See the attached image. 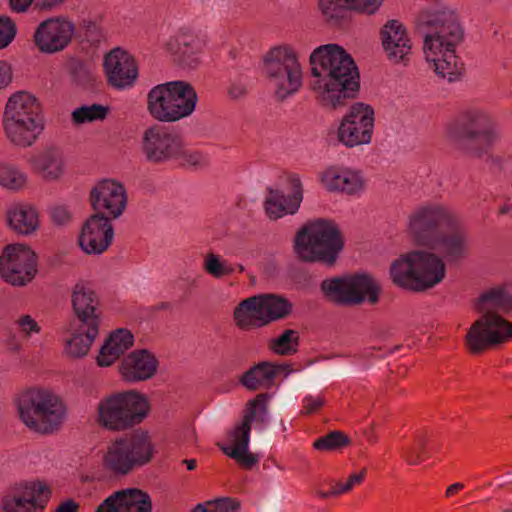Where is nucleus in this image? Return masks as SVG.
I'll return each instance as SVG.
<instances>
[{
    "mask_svg": "<svg viewBox=\"0 0 512 512\" xmlns=\"http://www.w3.org/2000/svg\"><path fill=\"white\" fill-rule=\"evenodd\" d=\"M409 230L417 245L438 252L448 264H458L469 254L468 233L461 219L444 206L416 209L409 217Z\"/></svg>",
    "mask_w": 512,
    "mask_h": 512,
    "instance_id": "nucleus-1",
    "label": "nucleus"
},
{
    "mask_svg": "<svg viewBox=\"0 0 512 512\" xmlns=\"http://www.w3.org/2000/svg\"><path fill=\"white\" fill-rule=\"evenodd\" d=\"M310 65L313 77L310 88L317 93L322 106L336 109L356 96L360 76L344 48L337 44L319 46L310 55Z\"/></svg>",
    "mask_w": 512,
    "mask_h": 512,
    "instance_id": "nucleus-2",
    "label": "nucleus"
},
{
    "mask_svg": "<svg viewBox=\"0 0 512 512\" xmlns=\"http://www.w3.org/2000/svg\"><path fill=\"white\" fill-rule=\"evenodd\" d=\"M420 26L430 29L424 36V54L427 61L434 64L435 72L456 80L464 72V64L455 54V47L463 40V30L455 11L443 8L424 9L417 16Z\"/></svg>",
    "mask_w": 512,
    "mask_h": 512,
    "instance_id": "nucleus-3",
    "label": "nucleus"
},
{
    "mask_svg": "<svg viewBox=\"0 0 512 512\" xmlns=\"http://www.w3.org/2000/svg\"><path fill=\"white\" fill-rule=\"evenodd\" d=\"M344 241L335 222L316 219L302 226L294 238V252L301 262L333 266L343 250Z\"/></svg>",
    "mask_w": 512,
    "mask_h": 512,
    "instance_id": "nucleus-4",
    "label": "nucleus"
},
{
    "mask_svg": "<svg viewBox=\"0 0 512 512\" xmlns=\"http://www.w3.org/2000/svg\"><path fill=\"white\" fill-rule=\"evenodd\" d=\"M446 275L443 259L434 252L414 250L395 260L390 267L398 287L421 292L440 283Z\"/></svg>",
    "mask_w": 512,
    "mask_h": 512,
    "instance_id": "nucleus-5",
    "label": "nucleus"
},
{
    "mask_svg": "<svg viewBox=\"0 0 512 512\" xmlns=\"http://www.w3.org/2000/svg\"><path fill=\"white\" fill-rule=\"evenodd\" d=\"M40 112V104L32 94L26 91L12 94L3 113V126L8 139L18 146H31L43 129Z\"/></svg>",
    "mask_w": 512,
    "mask_h": 512,
    "instance_id": "nucleus-6",
    "label": "nucleus"
},
{
    "mask_svg": "<svg viewBox=\"0 0 512 512\" xmlns=\"http://www.w3.org/2000/svg\"><path fill=\"white\" fill-rule=\"evenodd\" d=\"M147 398L134 390L115 393L102 399L97 407V423L113 432L125 431L140 424L148 415Z\"/></svg>",
    "mask_w": 512,
    "mask_h": 512,
    "instance_id": "nucleus-7",
    "label": "nucleus"
},
{
    "mask_svg": "<svg viewBox=\"0 0 512 512\" xmlns=\"http://www.w3.org/2000/svg\"><path fill=\"white\" fill-rule=\"evenodd\" d=\"M155 446L147 431L137 430L113 441L103 456L104 468L116 476H124L150 463Z\"/></svg>",
    "mask_w": 512,
    "mask_h": 512,
    "instance_id": "nucleus-8",
    "label": "nucleus"
},
{
    "mask_svg": "<svg viewBox=\"0 0 512 512\" xmlns=\"http://www.w3.org/2000/svg\"><path fill=\"white\" fill-rule=\"evenodd\" d=\"M264 72L274 85L275 95L283 101L302 86V69L295 51L289 46L272 48L264 58Z\"/></svg>",
    "mask_w": 512,
    "mask_h": 512,
    "instance_id": "nucleus-9",
    "label": "nucleus"
},
{
    "mask_svg": "<svg viewBox=\"0 0 512 512\" xmlns=\"http://www.w3.org/2000/svg\"><path fill=\"white\" fill-rule=\"evenodd\" d=\"M320 288L327 300L339 306L359 305L366 299L370 304H376L381 291L367 274L325 279Z\"/></svg>",
    "mask_w": 512,
    "mask_h": 512,
    "instance_id": "nucleus-10",
    "label": "nucleus"
},
{
    "mask_svg": "<svg viewBox=\"0 0 512 512\" xmlns=\"http://www.w3.org/2000/svg\"><path fill=\"white\" fill-rule=\"evenodd\" d=\"M450 134L459 149L481 157L493 142V123L481 112H466L457 119Z\"/></svg>",
    "mask_w": 512,
    "mask_h": 512,
    "instance_id": "nucleus-11",
    "label": "nucleus"
},
{
    "mask_svg": "<svg viewBox=\"0 0 512 512\" xmlns=\"http://www.w3.org/2000/svg\"><path fill=\"white\" fill-rule=\"evenodd\" d=\"M37 256L26 245L8 244L0 256V276L12 286H25L37 274Z\"/></svg>",
    "mask_w": 512,
    "mask_h": 512,
    "instance_id": "nucleus-12",
    "label": "nucleus"
},
{
    "mask_svg": "<svg viewBox=\"0 0 512 512\" xmlns=\"http://www.w3.org/2000/svg\"><path fill=\"white\" fill-rule=\"evenodd\" d=\"M493 320L481 316L469 327L464 337V345L470 354H482L494 345L512 339V323L505 318Z\"/></svg>",
    "mask_w": 512,
    "mask_h": 512,
    "instance_id": "nucleus-13",
    "label": "nucleus"
},
{
    "mask_svg": "<svg viewBox=\"0 0 512 512\" xmlns=\"http://www.w3.org/2000/svg\"><path fill=\"white\" fill-rule=\"evenodd\" d=\"M374 129V109L363 102L354 103L338 128V139L347 147L368 144Z\"/></svg>",
    "mask_w": 512,
    "mask_h": 512,
    "instance_id": "nucleus-14",
    "label": "nucleus"
},
{
    "mask_svg": "<svg viewBox=\"0 0 512 512\" xmlns=\"http://www.w3.org/2000/svg\"><path fill=\"white\" fill-rule=\"evenodd\" d=\"M181 149V137L161 125L147 128L142 136V152L151 163L174 159Z\"/></svg>",
    "mask_w": 512,
    "mask_h": 512,
    "instance_id": "nucleus-15",
    "label": "nucleus"
},
{
    "mask_svg": "<svg viewBox=\"0 0 512 512\" xmlns=\"http://www.w3.org/2000/svg\"><path fill=\"white\" fill-rule=\"evenodd\" d=\"M74 32V23L64 17H52L37 26L34 43L40 52L54 54L68 46Z\"/></svg>",
    "mask_w": 512,
    "mask_h": 512,
    "instance_id": "nucleus-16",
    "label": "nucleus"
},
{
    "mask_svg": "<svg viewBox=\"0 0 512 512\" xmlns=\"http://www.w3.org/2000/svg\"><path fill=\"white\" fill-rule=\"evenodd\" d=\"M89 200L94 214L116 219L126 208V190L122 184L113 180H102L92 188Z\"/></svg>",
    "mask_w": 512,
    "mask_h": 512,
    "instance_id": "nucleus-17",
    "label": "nucleus"
},
{
    "mask_svg": "<svg viewBox=\"0 0 512 512\" xmlns=\"http://www.w3.org/2000/svg\"><path fill=\"white\" fill-rule=\"evenodd\" d=\"M111 220L102 214H92L83 223L78 241L85 253L99 255L109 248L114 237Z\"/></svg>",
    "mask_w": 512,
    "mask_h": 512,
    "instance_id": "nucleus-18",
    "label": "nucleus"
},
{
    "mask_svg": "<svg viewBox=\"0 0 512 512\" xmlns=\"http://www.w3.org/2000/svg\"><path fill=\"white\" fill-rule=\"evenodd\" d=\"M268 398V394L261 393L247 402L241 422L228 432V437L233 445L225 446L217 443L222 452L223 449H248L251 424L254 420L264 422V417L267 414Z\"/></svg>",
    "mask_w": 512,
    "mask_h": 512,
    "instance_id": "nucleus-19",
    "label": "nucleus"
},
{
    "mask_svg": "<svg viewBox=\"0 0 512 512\" xmlns=\"http://www.w3.org/2000/svg\"><path fill=\"white\" fill-rule=\"evenodd\" d=\"M107 82L116 89H125L138 77V65L134 56L121 48H115L104 58Z\"/></svg>",
    "mask_w": 512,
    "mask_h": 512,
    "instance_id": "nucleus-20",
    "label": "nucleus"
},
{
    "mask_svg": "<svg viewBox=\"0 0 512 512\" xmlns=\"http://www.w3.org/2000/svg\"><path fill=\"white\" fill-rule=\"evenodd\" d=\"M50 495V488L41 482L26 485L23 492H15L2 499V510L3 512H40L45 508Z\"/></svg>",
    "mask_w": 512,
    "mask_h": 512,
    "instance_id": "nucleus-21",
    "label": "nucleus"
},
{
    "mask_svg": "<svg viewBox=\"0 0 512 512\" xmlns=\"http://www.w3.org/2000/svg\"><path fill=\"white\" fill-rule=\"evenodd\" d=\"M380 37L387 58L394 63L406 64L411 54L412 43L405 26L398 20H389L381 28Z\"/></svg>",
    "mask_w": 512,
    "mask_h": 512,
    "instance_id": "nucleus-22",
    "label": "nucleus"
},
{
    "mask_svg": "<svg viewBox=\"0 0 512 512\" xmlns=\"http://www.w3.org/2000/svg\"><path fill=\"white\" fill-rule=\"evenodd\" d=\"M158 365V359L153 353L146 349H138L122 359L119 373L127 383L143 382L154 377Z\"/></svg>",
    "mask_w": 512,
    "mask_h": 512,
    "instance_id": "nucleus-23",
    "label": "nucleus"
},
{
    "mask_svg": "<svg viewBox=\"0 0 512 512\" xmlns=\"http://www.w3.org/2000/svg\"><path fill=\"white\" fill-rule=\"evenodd\" d=\"M152 500L146 491L128 488L114 492L98 507L96 512H151Z\"/></svg>",
    "mask_w": 512,
    "mask_h": 512,
    "instance_id": "nucleus-24",
    "label": "nucleus"
},
{
    "mask_svg": "<svg viewBox=\"0 0 512 512\" xmlns=\"http://www.w3.org/2000/svg\"><path fill=\"white\" fill-rule=\"evenodd\" d=\"M72 309L81 325H100V300L96 292L87 284L76 283L71 294Z\"/></svg>",
    "mask_w": 512,
    "mask_h": 512,
    "instance_id": "nucleus-25",
    "label": "nucleus"
},
{
    "mask_svg": "<svg viewBox=\"0 0 512 512\" xmlns=\"http://www.w3.org/2000/svg\"><path fill=\"white\" fill-rule=\"evenodd\" d=\"M288 181L293 190L290 196L286 197L279 190L267 188L269 196L265 200V209L270 219H278L286 213H296L302 202L303 189L300 178L296 175H292L289 177Z\"/></svg>",
    "mask_w": 512,
    "mask_h": 512,
    "instance_id": "nucleus-26",
    "label": "nucleus"
},
{
    "mask_svg": "<svg viewBox=\"0 0 512 512\" xmlns=\"http://www.w3.org/2000/svg\"><path fill=\"white\" fill-rule=\"evenodd\" d=\"M66 417L65 403L54 394L27 428L40 435L54 434L62 428Z\"/></svg>",
    "mask_w": 512,
    "mask_h": 512,
    "instance_id": "nucleus-27",
    "label": "nucleus"
},
{
    "mask_svg": "<svg viewBox=\"0 0 512 512\" xmlns=\"http://www.w3.org/2000/svg\"><path fill=\"white\" fill-rule=\"evenodd\" d=\"M381 4L382 0H319V7L326 21L331 24L343 20L348 9L373 14Z\"/></svg>",
    "mask_w": 512,
    "mask_h": 512,
    "instance_id": "nucleus-28",
    "label": "nucleus"
},
{
    "mask_svg": "<svg viewBox=\"0 0 512 512\" xmlns=\"http://www.w3.org/2000/svg\"><path fill=\"white\" fill-rule=\"evenodd\" d=\"M287 368L286 365L262 361L244 372L239 378V383L249 391H256L262 387L269 388L280 373L288 375L291 372Z\"/></svg>",
    "mask_w": 512,
    "mask_h": 512,
    "instance_id": "nucleus-29",
    "label": "nucleus"
},
{
    "mask_svg": "<svg viewBox=\"0 0 512 512\" xmlns=\"http://www.w3.org/2000/svg\"><path fill=\"white\" fill-rule=\"evenodd\" d=\"M475 309L491 321H494L493 318H504L501 314L512 311V295L503 287L491 288L478 297Z\"/></svg>",
    "mask_w": 512,
    "mask_h": 512,
    "instance_id": "nucleus-30",
    "label": "nucleus"
},
{
    "mask_svg": "<svg viewBox=\"0 0 512 512\" xmlns=\"http://www.w3.org/2000/svg\"><path fill=\"white\" fill-rule=\"evenodd\" d=\"M259 295L242 300L234 309L235 326L242 331H250L267 326Z\"/></svg>",
    "mask_w": 512,
    "mask_h": 512,
    "instance_id": "nucleus-31",
    "label": "nucleus"
},
{
    "mask_svg": "<svg viewBox=\"0 0 512 512\" xmlns=\"http://www.w3.org/2000/svg\"><path fill=\"white\" fill-rule=\"evenodd\" d=\"M53 395V392L40 388H31L18 395L16 407L19 418L26 427L32 423Z\"/></svg>",
    "mask_w": 512,
    "mask_h": 512,
    "instance_id": "nucleus-32",
    "label": "nucleus"
},
{
    "mask_svg": "<svg viewBox=\"0 0 512 512\" xmlns=\"http://www.w3.org/2000/svg\"><path fill=\"white\" fill-rule=\"evenodd\" d=\"M170 84L168 82L156 85L147 95V110L150 115L160 122H176V114L170 100Z\"/></svg>",
    "mask_w": 512,
    "mask_h": 512,
    "instance_id": "nucleus-33",
    "label": "nucleus"
},
{
    "mask_svg": "<svg viewBox=\"0 0 512 512\" xmlns=\"http://www.w3.org/2000/svg\"><path fill=\"white\" fill-rule=\"evenodd\" d=\"M134 343L133 334L127 329H118L110 334L97 356V364L101 367L112 365Z\"/></svg>",
    "mask_w": 512,
    "mask_h": 512,
    "instance_id": "nucleus-34",
    "label": "nucleus"
},
{
    "mask_svg": "<svg viewBox=\"0 0 512 512\" xmlns=\"http://www.w3.org/2000/svg\"><path fill=\"white\" fill-rule=\"evenodd\" d=\"M34 173L47 181L60 178L64 172L61 152L56 148H47L29 160Z\"/></svg>",
    "mask_w": 512,
    "mask_h": 512,
    "instance_id": "nucleus-35",
    "label": "nucleus"
},
{
    "mask_svg": "<svg viewBox=\"0 0 512 512\" xmlns=\"http://www.w3.org/2000/svg\"><path fill=\"white\" fill-rule=\"evenodd\" d=\"M171 106L176 114L177 121L189 116L195 109L197 93L193 86L186 81H170Z\"/></svg>",
    "mask_w": 512,
    "mask_h": 512,
    "instance_id": "nucleus-36",
    "label": "nucleus"
},
{
    "mask_svg": "<svg viewBox=\"0 0 512 512\" xmlns=\"http://www.w3.org/2000/svg\"><path fill=\"white\" fill-rule=\"evenodd\" d=\"M322 182L329 191H341L347 194H355L364 187V182L359 174L336 168L327 169L323 173Z\"/></svg>",
    "mask_w": 512,
    "mask_h": 512,
    "instance_id": "nucleus-37",
    "label": "nucleus"
},
{
    "mask_svg": "<svg viewBox=\"0 0 512 512\" xmlns=\"http://www.w3.org/2000/svg\"><path fill=\"white\" fill-rule=\"evenodd\" d=\"M8 224L17 234L29 235L39 226L36 209L28 205H17L7 213Z\"/></svg>",
    "mask_w": 512,
    "mask_h": 512,
    "instance_id": "nucleus-38",
    "label": "nucleus"
},
{
    "mask_svg": "<svg viewBox=\"0 0 512 512\" xmlns=\"http://www.w3.org/2000/svg\"><path fill=\"white\" fill-rule=\"evenodd\" d=\"M98 333L99 326L79 324L77 332L66 342V353L73 358L85 356L89 352Z\"/></svg>",
    "mask_w": 512,
    "mask_h": 512,
    "instance_id": "nucleus-39",
    "label": "nucleus"
},
{
    "mask_svg": "<svg viewBox=\"0 0 512 512\" xmlns=\"http://www.w3.org/2000/svg\"><path fill=\"white\" fill-rule=\"evenodd\" d=\"M259 296L267 325L291 315L293 304L285 297L275 294H262Z\"/></svg>",
    "mask_w": 512,
    "mask_h": 512,
    "instance_id": "nucleus-40",
    "label": "nucleus"
},
{
    "mask_svg": "<svg viewBox=\"0 0 512 512\" xmlns=\"http://www.w3.org/2000/svg\"><path fill=\"white\" fill-rule=\"evenodd\" d=\"M179 61L181 65L195 68L199 64L198 40L190 33L182 32L176 37Z\"/></svg>",
    "mask_w": 512,
    "mask_h": 512,
    "instance_id": "nucleus-41",
    "label": "nucleus"
},
{
    "mask_svg": "<svg viewBox=\"0 0 512 512\" xmlns=\"http://www.w3.org/2000/svg\"><path fill=\"white\" fill-rule=\"evenodd\" d=\"M299 346V334L293 329L285 330L277 338L272 339L269 348L278 355L289 356L297 352Z\"/></svg>",
    "mask_w": 512,
    "mask_h": 512,
    "instance_id": "nucleus-42",
    "label": "nucleus"
},
{
    "mask_svg": "<svg viewBox=\"0 0 512 512\" xmlns=\"http://www.w3.org/2000/svg\"><path fill=\"white\" fill-rule=\"evenodd\" d=\"M350 444V438L342 431H331L313 442L318 451L330 452L342 449Z\"/></svg>",
    "mask_w": 512,
    "mask_h": 512,
    "instance_id": "nucleus-43",
    "label": "nucleus"
},
{
    "mask_svg": "<svg viewBox=\"0 0 512 512\" xmlns=\"http://www.w3.org/2000/svg\"><path fill=\"white\" fill-rule=\"evenodd\" d=\"M108 111V107L101 104L84 105L72 112V120L76 124L104 120L107 117Z\"/></svg>",
    "mask_w": 512,
    "mask_h": 512,
    "instance_id": "nucleus-44",
    "label": "nucleus"
},
{
    "mask_svg": "<svg viewBox=\"0 0 512 512\" xmlns=\"http://www.w3.org/2000/svg\"><path fill=\"white\" fill-rule=\"evenodd\" d=\"M27 176L16 167L9 164H0V185L8 189L17 190L25 186Z\"/></svg>",
    "mask_w": 512,
    "mask_h": 512,
    "instance_id": "nucleus-45",
    "label": "nucleus"
},
{
    "mask_svg": "<svg viewBox=\"0 0 512 512\" xmlns=\"http://www.w3.org/2000/svg\"><path fill=\"white\" fill-rule=\"evenodd\" d=\"M426 444V438L420 436L415 440L413 446L403 450V458L408 465H418L425 460L427 457Z\"/></svg>",
    "mask_w": 512,
    "mask_h": 512,
    "instance_id": "nucleus-46",
    "label": "nucleus"
},
{
    "mask_svg": "<svg viewBox=\"0 0 512 512\" xmlns=\"http://www.w3.org/2000/svg\"><path fill=\"white\" fill-rule=\"evenodd\" d=\"M69 72L78 85H88L94 78L90 67L82 61L74 60L69 64Z\"/></svg>",
    "mask_w": 512,
    "mask_h": 512,
    "instance_id": "nucleus-47",
    "label": "nucleus"
},
{
    "mask_svg": "<svg viewBox=\"0 0 512 512\" xmlns=\"http://www.w3.org/2000/svg\"><path fill=\"white\" fill-rule=\"evenodd\" d=\"M223 453L246 469H251L258 462L257 456L248 452V449H223Z\"/></svg>",
    "mask_w": 512,
    "mask_h": 512,
    "instance_id": "nucleus-48",
    "label": "nucleus"
},
{
    "mask_svg": "<svg viewBox=\"0 0 512 512\" xmlns=\"http://www.w3.org/2000/svg\"><path fill=\"white\" fill-rule=\"evenodd\" d=\"M16 25L8 16H0V50L7 47L15 38Z\"/></svg>",
    "mask_w": 512,
    "mask_h": 512,
    "instance_id": "nucleus-49",
    "label": "nucleus"
},
{
    "mask_svg": "<svg viewBox=\"0 0 512 512\" xmlns=\"http://www.w3.org/2000/svg\"><path fill=\"white\" fill-rule=\"evenodd\" d=\"M207 503L212 512H238L240 509V502L234 498H220Z\"/></svg>",
    "mask_w": 512,
    "mask_h": 512,
    "instance_id": "nucleus-50",
    "label": "nucleus"
},
{
    "mask_svg": "<svg viewBox=\"0 0 512 512\" xmlns=\"http://www.w3.org/2000/svg\"><path fill=\"white\" fill-rule=\"evenodd\" d=\"M204 268L208 274L215 278L223 277L222 262L220 261L219 256L216 254H207Z\"/></svg>",
    "mask_w": 512,
    "mask_h": 512,
    "instance_id": "nucleus-51",
    "label": "nucleus"
},
{
    "mask_svg": "<svg viewBox=\"0 0 512 512\" xmlns=\"http://www.w3.org/2000/svg\"><path fill=\"white\" fill-rule=\"evenodd\" d=\"M174 159L180 160L181 165H197L200 163L202 156L198 152H192L185 149V146L181 141L180 152Z\"/></svg>",
    "mask_w": 512,
    "mask_h": 512,
    "instance_id": "nucleus-52",
    "label": "nucleus"
},
{
    "mask_svg": "<svg viewBox=\"0 0 512 512\" xmlns=\"http://www.w3.org/2000/svg\"><path fill=\"white\" fill-rule=\"evenodd\" d=\"M16 323L19 326L20 331L26 336H29L31 333L40 332V326L30 315L21 316Z\"/></svg>",
    "mask_w": 512,
    "mask_h": 512,
    "instance_id": "nucleus-53",
    "label": "nucleus"
},
{
    "mask_svg": "<svg viewBox=\"0 0 512 512\" xmlns=\"http://www.w3.org/2000/svg\"><path fill=\"white\" fill-rule=\"evenodd\" d=\"M52 220L58 224L63 225L70 219V213L64 206H55L50 211Z\"/></svg>",
    "mask_w": 512,
    "mask_h": 512,
    "instance_id": "nucleus-54",
    "label": "nucleus"
},
{
    "mask_svg": "<svg viewBox=\"0 0 512 512\" xmlns=\"http://www.w3.org/2000/svg\"><path fill=\"white\" fill-rule=\"evenodd\" d=\"M323 405H324V401L322 398H320V397L313 398L311 396L307 397L304 399V405H303L304 413L305 414H313V413L317 412L318 410H320Z\"/></svg>",
    "mask_w": 512,
    "mask_h": 512,
    "instance_id": "nucleus-55",
    "label": "nucleus"
},
{
    "mask_svg": "<svg viewBox=\"0 0 512 512\" xmlns=\"http://www.w3.org/2000/svg\"><path fill=\"white\" fill-rule=\"evenodd\" d=\"M12 80L11 67L6 62H0V88L6 87Z\"/></svg>",
    "mask_w": 512,
    "mask_h": 512,
    "instance_id": "nucleus-56",
    "label": "nucleus"
},
{
    "mask_svg": "<svg viewBox=\"0 0 512 512\" xmlns=\"http://www.w3.org/2000/svg\"><path fill=\"white\" fill-rule=\"evenodd\" d=\"M366 473L367 469L363 468L359 473L350 475L348 480L344 483V488L348 489V491L350 492L355 485H359L363 482Z\"/></svg>",
    "mask_w": 512,
    "mask_h": 512,
    "instance_id": "nucleus-57",
    "label": "nucleus"
},
{
    "mask_svg": "<svg viewBox=\"0 0 512 512\" xmlns=\"http://www.w3.org/2000/svg\"><path fill=\"white\" fill-rule=\"evenodd\" d=\"M64 2L65 0H36L35 7L40 11H51L59 7Z\"/></svg>",
    "mask_w": 512,
    "mask_h": 512,
    "instance_id": "nucleus-58",
    "label": "nucleus"
},
{
    "mask_svg": "<svg viewBox=\"0 0 512 512\" xmlns=\"http://www.w3.org/2000/svg\"><path fill=\"white\" fill-rule=\"evenodd\" d=\"M33 2L34 0H9V5L13 12L23 13L29 9Z\"/></svg>",
    "mask_w": 512,
    "mask_h": 512,
    "instance_id": "nucleus-59",
    "label": "nucleus"
},
{
    "mask_svg": "<svg viewBox=\"0 0 512 512\" xmlns=\"http://www.w3.org/2000/svg\"><path fill=\"white\" fill-rule=\"evenodd\" d=\"M79 504L73 499H67L59 504L54 512H78Z\"/></svg>",
    "mask_w": 512,
    "mask_h": 512,
    "instance_id": "nucleus-60",
    "label": "nucleus"
},
{
    "mask_svg": "<svg viewBox=\"0 0 512 512\" xmlns=\"http://www.w3.org/2000/svg\"><path fill=\"white\" fill-rule=\"evenodd\" d=\"M245 93L246 87L240 83L232 84L229 88V95L235 99L243 96Z\"/></svg>",
    "mask_w": 512,
    "mask_h": 512,
    "instance_id": "nucleus-61",
    "label": "nucleus"
},
{
    "mask_svg": "<svg viewBox=\"0 0 512 512\" xmlns=\"http://www.w3.org/2000/svg\"><path fill=\"white\" fill-rule=\"evenodd\" d=\"M345 484L342 482H337L330 489V494H333L334 497L340 496L341 494L348 493V489L344 488Z\"/></svg>",
    "mask_w": 512,
    "mask_h": 512,
    "instance_id": "nucleus-62",
    "label": "nucleus"
},
{
    "mask_svg": "<svg viewBox=\"0 0 512 512\" xmlns=\"http://www.w3.org/2000/svg\"><path fill=\"white\" fill-rule=\"evenodd\" d=\"M463 488H464V485L462 483H460V482L453 483V484H451L450 486L447 487L446 492H445V496L447 498H450L454 494H456L457 492L462 490Z\"/></svg>",
    "mask_w": 512,
    "mask_h": 512,
    "instance_id": "nucleus-63",
    "label": "nucleus"
},
{
    "mask_svg": "<svg viewBox=\"0 0 512 512\" xmlns=\"http://www.w3.org/2000/svg\"><path fill=\"white\" fill-rule=\"evenodd\" d=\"M209 510H210V506L206 502L205 504H197L195 506V508L193 509V512H212Z\"/></svg>",
    "mask_w": 512,
    "mask_h": 512,
    "instance_id": "nucleus-64",
    "label": "nucleus"
}]
</instances>
